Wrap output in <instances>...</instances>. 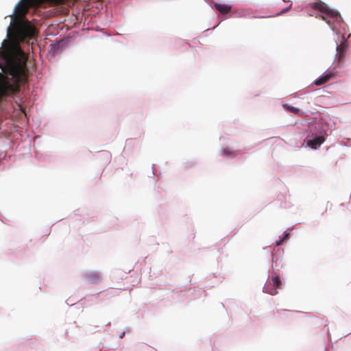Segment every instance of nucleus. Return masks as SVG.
Instances as JSON below:
<instances>
[{"label": "nucleus", "instance_id": "7", "mask_svg": "<svg viewBox=\"0 0 351 351\" xmlns=\"http://www.w3.org/2000/svg\"><path fill=\"white\" fill-rule=\"evenodd\" d=\"M215 8L218 10L221 14H228L231 11L232 6L228 4H221L215 3L214 4Z\"/></svg>", "mask_w": 351, "mask_h": 351}, {"label": "nucleus", "instance_id": "5", "mask_svg": "<svg viewBox=\"0 0 351 351\" xmlns=\"http://www.w3.org/2000/svg\"><path fill=\"white\" fill-rule=\"evenodd\" d=\"M281 280L278 276H271V283L267 282L263 287V292L269 293L270 295H276L278 293L277 288L280 287Z\"/></svg>", "mask_w": 351, "mask_h": 351}, {"label": "nucleus", "instance_id": "15", "mask_svg": "<svg viewBox=\"0 0 351 351\" xmlns=\"http://www.w3.org/2000/svg\"><path fill=\"white\" fill-rule=\"evenodd\" d=\"M125 335V332H122L120 335H119V337L120 338H123V337Z\"/></svg>", "mask_w": 351, "mask_h": 351}, {"label": "nucleus", "instance_id": "19", "mask_svg": "<svg viewBox=\"0 0 351 351\" xmlns=\"http://www.w3.org/2000/svg\"><path fill=\"white\" fill-rule=\"evenodd\" d=\"M283 1H287V0H282Z\"/></svg>", "mask_w": 351, "mask_h": 351}, {"label": "nucleus", "instance_id": "12", "mask_svg": "<svg viewBox=\"0 0 351 351\" xmlns=\"http://www.w3.org/2000/svg\"><path fill=\"white\" fill-rule=\"evenodd\" d=\"M291 6V3H290L288 7H287L285 9L282 10L279 13L277 14V15H280L281 14L285 13V12H287L290 8Z\"/></svg>", "mask_w": 351, "mask_h": 351}, {"label": "nucleus", "instance_id": "6", "mask_svg": "<svg viewBox=\"0 0 351 351\" xmlns=\"http://www.w3.org/2000/svg\"><path fill=\"white\" fill-rule=\"evenodd\" d=\"M84 279L90 283H97L101 278V274L97 271H89L83 275Z\"/></svg>", "mask_w": 351, "mask_h": 351}, {"label": "nucleus", "instance_id": "20", "mask_svg": "<svg viewBox=\"0 0 351 351\" xmlns=\"http://www.w3.org/2000/svg\"><path fill=\"white\" fill-rule=\"evenodd\" d=\"M350 36H351V34L350 35Z\"/></svg>", "mask_w": 351, "mask_h": 351}, {"label": "nucleus", "instance_id": "1", "mask_svg": "<svg viewBox=\"0 0 351 351\" xmlns=\"http://www.w3.org/2000/svg\"><path fill=\"white\" fill-rule=\"evenodd\" d=\"M38 0H20L15 5L14 12L10 14V25L7 29V37L11 38L16 43L32 37L36 29L29 19L25 17L29 9L35 5Z\"/></svg>", "mask_w": 351, "mask_h": 351}, {"label": "nucleus", "instance_id": "8", "mask_svg": "<svg viewBox=\"0 0 351 351\" xmlns=\"http://www.w3.org/2000/svg\"><path fill=\"white\" fill-rule=\"evenodd\" d=\"M234 14L238 17H254L251 10L248 8L238 9L234 12Z\"/></svg>", "mask_w": 351, "mask_h": 351}, {"label": "nucleus", "instance_id": "2", "mask_svg": "<svg viewBox=\"0 0 351 351\" xmlns=\"http://www.w3.org/2000/svg\"><path fill=\"white\" fill-rule=\"evenodd\" d=\"M308 12L311 16H320L330 27V29L336 34L341 33L343 25L342 19L339 13L330 9L321 2H313L308 4Z\"/></svg>", "mask_w": 351, "mask_h": 351}, {"label": "nucleus", "instance_id": "9", "mask_svg": "<svg viewBox=\"0 0 351 351\" xmlns=\"http://www.w3.org/2000/svg\"><path fill=\"white\" fill-rule=\"evenodd\" d=\"M332 75L330 73H324L323 75L319 76L314 81V84L316 86H321L326 83L331 77Z\"/></svg>", "mask_w": 351, "mask_h": 351}, {"label": "nucleus", "instance_id": "18", "mask_svg": "<svg viewBox=\"0 0 351 351\" xmlns=\"http://www.w3.org/2000/svg\"><path fill=\"white\" fill-rule=\"evenodd\" d=\"M5 40H4L3 42H2V47L4 46L5 43Z\"/></svg>", "mask_w": 351, "mask_h": 351}, {"label": "nucleus", "instance_id": "13", "mask_svg": "<svg viewBox=\"0 0 351 351\" xmlns=\"http://www.w3.org/2000/svg\"><path fill=\"white\" fill-rule=\"evenodd\" d=\"M284 240L285 237H282L279 241L276 242V246H280Z\"/></svg>", "mask_w": 351, "mask_h": 351}, {"label": "nucleus", "instance_id": "16", "mask_svg": "<svg viewBox=\"0 0 351 351\" xmlns=\"http://www.w3.org/2000/svg\"><path fill=\"white\" fill-rule=\"evenodd\" d=\"M339 49V45L338 44L336 43V50L338 51Z\"/></svg>", "mask_w": 351, "mask_h": 351}, {"label": "nucleus", "instance_id": "17", "mask_svg": "<svg viewBox=\"0 0 351 351\" xmlns=\"http://www.w3.org/2000/svg\"><path fill=\"white\" fill-rule=\"evenodd\" d=\"M221 18V21H223L226 18L225 17H223V16H219Z\"/></svg>", "mask_w": 351, "mask_h": 351}, {"label": "nucleus", "instance_id": "10", "mask_svg": "<svg viewBox=\"0 0 351 351\" xmlns=\"http://www.w3.org/2000/svg\"><path fill=\"white\" fill-rule=\"evenodd\" d=\"M283 107L285 109H287V110H289L290 112H292L294 114H298L299 116H302L304 114V112L302 111H301L300 109H298V108H297L295 107L289 106L288 104H284Z\"/></svg>", "mask_w": 351, "mask_h": 351}, {"label": "nucleus", "instance_id": "4", "mask_svg": "<svg viewBox=\"0 0 351 351\" xmlns=\"http://www.w3.org/2000/svg\"><path fill=\"white\" fill-rule=\"evenodd\" d=\"M21 71L14 69L6 75L0 72V103L12 97L20 90Z\"/></svg>", "mask_w": 351, "mask_h": 351}, {"label": "nucleus", "instance_id": "3", "mask_svg": "<svg viewBox=\"0 0 351 351\" xmlns=\"http://www.w3.org/2000/svg\"><path fill=\"white\" fill-rule=\"evenodd\" d=\"M328 125L322 119H314L306 130L304 143L311 149H317L325 141Z\"/></svg>", "mask_w": 351, "mask_h": 351}, {"label": "nucleus", "instance_id": "11", "mask_svg": "<svg viewBox=\"0 0 351 351\" xmlns=\"http://www.w3.org/2000/svg\"><path fill=\"white\" fill-rule=\"evenodd\" d=\"M222 155L228 158H233L236 156V154L230 148H223Z\"/></svg>", "mask_w": 351, "mask_h": 351}, {"label": "nucleus", "instance_id": "14", "mask_svg": "<svg viewBox=\"0 0 351 351\" xmlns=\"http://www.w3.org/2000/svg\"><path fill=\"white\" fill-rule=\"evenodd\" d=\"M285 235L282 237H285V239L288 237L289 232H285Z\"/></svg>", "mask_w": 351, "mask_h": 351}]
</instances>
